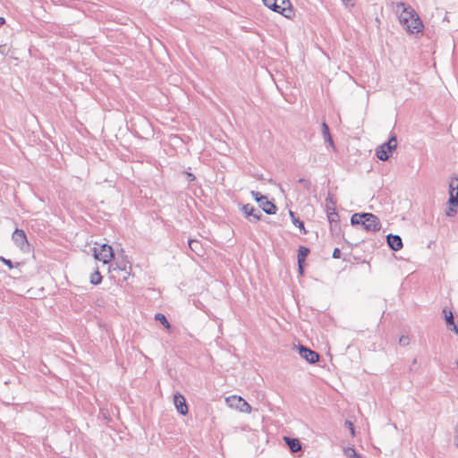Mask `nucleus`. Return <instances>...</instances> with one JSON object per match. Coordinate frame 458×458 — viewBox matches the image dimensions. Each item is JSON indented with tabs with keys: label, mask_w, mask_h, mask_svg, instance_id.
<instances>
[{
	"label": "nucleus",
	"mask_w": 458,
	"mask_h": 458,
	"mask_svg": "<svg viewBox=\"0 0 458 458\" xmlns=\"http://www.w3.org/2000/svg\"><path fill=\"white\" fill-rule=\"evenodd\" d=\"M189 247L192 252H194L197 256L201 257L204 255V248L202 246V243L194 239H190L188 241Z\"/></svg>",
	"instance_id": "obj_16"
},
{
	"label": "nucleus",
	"mask_w": 458,
	"mask_h": 458,
	"mask_svg": "<svg viewBox=\"0 0 458 458\" xmlns=\"http://www.w3.org/2000/svg\"><path fill=\"white\" fill-rule=\"evenodd\" d=\"M284 439L292 453H296L301 449V445L298 438H292L289 437H284Z\"/></svg>",
	"instance_id": "obj_20"
},
{
	"label": "nucleus",
	"mask_w": 458,
	"mask_h": 458,
	"mask_svg": "<svg viewBox=\"0 0 458 458\" xmlns=\"http://www.w3.org/2000/svg\"><path fill=\"white\" fill-rule=\"evenodd\" d=\"M458 210V178H454L449 184L448 208L445 216L454 217Z\"/></svg>",
	"instance_id": "obj_3"
},
{
	"label": "nucleus",
	"mask_w": 458,
	"mask_h": 458,
	"mask_svg": "<svg viewBox=\"0 0 458 458\" xmlns=\"http://www.w3.org/2000/svg\"><path fill=\"white\" fill-rule=\"evenodd\" d=\"M0 259H1V261H2L4 265H6V266H7L10 269H12V268L13 267V262H12L10 259H5V258H4V257H1V258H0Z\"/></svg>",
	"instance_id": "obj_26"
},
{
	"label": "nucleus",
	"mask_w": 458,
	"mask_h": 458,
	"mask_svg": "<svg viewBox=\"0 0 458 458\" xmlns=\"http://www.w3.org/2000/svg\"><path fill=\"white\" fill-rule=\"evenodd\" d=\"M298 182H299V183H302V184H304V186H305L307 189H310V181H308V180H306V179H304V178H300V179L298 180Z\"/></svg>",
	"instance_id": "obj_27"
},
{
	"label": "nucleus",
	"mask_w": 458,
	"mask_h": 458,
	"mask_svg": "<svg viewBox=\"0 0 458 458\" xmlns=\"http://www.w3.org/2000/svg\"><path fill=\"white\" fill-rule=\"evenodd\" d=\"M4 23V19L0 17V27Z\"/></svg>",
	"instance_id": "obj_35"
},
{
	"label": "nucleus",
	"mask_w": 458,
	"mask_h": 458,
	"mask_svg": "<svg viewBox=\"0 0 458 458\" xmlns=\"http://www.w3.org/2000/svg\"><path fill=\"white\" fill-rule=\"evenodd\" d=\"M102 281V276L100 275L98 270H96L90 276V283L94 285L100 284Z\"/></svg>",
	"instance_id": "obj_23"
},
{
	"label": "nucleus",
	"mask_w": 458,
	"mask_h": 458,
	"mask_svg": "<svg viewBox=\"0 0 458 458\" xmlns=\"http://www.w3.org/2000/svg\"><path fill=\"white\" fill-rule=\"evenodd\" d=\"M117 267H118L120 270H124V271H126L127 264H126V263H123V267H122V266L117 265Z\"/></svg>",
	"instance_id": "obj_33"
},
{
	"label": "nucleus",
	"mask_w": 458,
	"mask_h": 458,
	"mask_svg": "<svg viewBox=\"0 0 458 458\" xmlns=\"http://www.w3.org/2000/svg\"><path fill=\"white\" fill-rule=\"evenodd\" d=\"M250 194L258 203H260L262 199H265V196L259 191H251Z\"/></svg>",
	"instance_id": "obj_25"
},
{
	"label": "nucleus",
	"mask_w": 458,
	"mask_h": 458,
	"mask_svg": "<svg viewBox=\"0 0 458 458\" xmlns=\"http://www.w3.org/2000/svg\"><path fill=\"white\" fill-rule=\"evenodd\" d=\"M344 454L348 458H361V456L352 447L346 448L344 450Z\"/></svg>",
	"instance_id": "obj_24"
},
{
	"label": "nucleus",
	"mask_w": 458,
	"mask_h": 458,
	"mask_svg": "<svg viewBox=\"0 0 458 458\" xmlns=\"http://www.w3.org/2000/svg\"><path fill=\"white\" fill-rule=\"evenodd\" d=\"M454 445L458 448V439L454 441Z\"/></svg>",
	"instance_id": "obj_36"
},
{
	"label": "nucleus",
	"mask_w": 458,
	"mask_h": 458,
	"mask_svg": "<svg viewBox=\"0 0 458 458\" xmlns=\"http://www.w3.org/2000/svg\"><path fill=\"white\" fill-rule=\"evenodd\" d=\"M352 225H360L367 232H377L381 229V223L372 213H355L351 217Z\"/></svg>",
	"instance_id": "obj_1"
},
{
	"label": "nucleus",
	"mask_w": 458,
	"mask_h": 458,
	"mask_svg": "<svg viewBox=\"0 0 458 458\" xmlns=\"http://www.w3.org/2000/svg\"><path fill=\"white\" fill-rule=\"evenodd\" d=\"M389 248L393 250H400L403 248V240L399 235L389 233L386 236Z\"/></svg>",
	"instance_id": "obj_12"
},
{
	"label": "nucleus",
	"mask_w": 458,
	"mask_h": 458,
	"mask_svg": "<svg viewBox=\"0 0 458 458\" xmlns=\"http://www.w3.org/2000/svg\"><path fill=\"white\" fill-rule=\"evenodd\" d=\"M174 403L177 411L182 415H186L188 413V406L185 401V398L182 394L176 393L174 395Z\"/></svg>",
	"instance_id": "obj_11"
},
{
	"label": "nucleus",
	"mask_w": 458,
	"mask_h": 458,
	"mask_svg": "<svg viewBox=\"0 0 458 458\" xmlns=\"http://www.w3.org/2000/svg\"><path fill=\"white\" fill-rule=\"evenodd\" d=\"M12 239L15 245L21 250H25L29 247V242L27 240L26 233L23 230L15 229L13 233Z\"/></svg>",
	"instance_id": "obj_8"
},
{
	"label": "nucleus",
	"mask_w": 458,
	"mask_h": 458,
	"mask_svg": "<svg viewBox=\"0 0 458 458\" xmlns=\"http://www.w3.org/2000/svg\"><path fill=\"white\" fill-rule=\"evenodd\" d=\"M298 349L301 357L306 360L309 363L314 364L318 361L319 354L317 352L312 351L304 345H299Z\"/></svg>",
	"instance_id": "obj_9"
},
{
	"label": "nucleus",
	"mask_w": 458,
	"mask_h": 458,
	"mask_svg": "<svg viewBox=\"0 0 458 458\" xmlns=\"http://www.w3.org/2000/svg\"><path fill=\"white\" fill-rule=\"evenodd\" d=\"M322 136L324 139V141L328 143L329 147H331L335 151V145L334 143V140L332 139L329 127L326 122L322 123Z\"/></svg>",
	"instance_id": "obj_17"
},
{
	"label": "nucleus",
	"mask_w": 458,
	"mask_h": 458,
	"mask_svg": "<svg viewBox=\"0 0 458 458\" xmlns=\"http://www.w3.org/2000/svg\"><path fill=\"white\" fill-rule=\"evenodd\" d=\"M396 13H399V20L401 24H406L408 20L415 17L416 12L410 5H406L403 2L396 3Z\"/></svg>",
	"instance_id": "obj_7"
},
{
	"label": "nucleus",
	"mask_w": 458,
	"mask_h": 458,
	"mask_svg": "<svg viewBox=\"0 0 458 458\" xmlns=\"http://www.w3.org/2000/svg\"><path fill=\"white\" fill-rule=\"evenodd\" d=\"M259 207L267 215H274L277 210L276 206L273 202L269 201L267 196H265V199H262L259 203Z\"/></svg>",
	"instance_id": "obj_15"
},
{
	"label": "nucleus",
	"mask_w": 458,
	"mask_h": 458,
	"mask_svg": "<svg viewBox=\"0 0 458 458\" xmlns=\"http://www.w3.org/2000/svg\"><path fill=\"white\" fill-rule=\"evenodd\" d=\"M187 176H188L190 181H194L195 180V176L191 173H187Z\"/></svg>",
	"instance_id": "obj_32"
},
{
	"label": "nucleus",
	"mask_w": 458,
	"mask_h": 458,
	"mask_svg": "<svg viewBox=\"0 0 458 458\" xmlns=\"http://www.w3.org/2000/svg\"><path fill=\"white\" fill-rule=\"evenodd\" d=\"M397 147V140L396 136L393 135L387 142L382 144L379 146L376 150V156L381 161H386L392 152Z\"/></svg>",
	"instance_id": "obj_4"
},
{
	"label": "nucleus",
	"mask_w": 458,
	"mask_h": 458,
	"mask_svg": "<svg viewBox=\"0 0 458 458\" xmlns=\"http://www.w3.org/2000/svg\"><path fill=\"white\" fill-rule=\"evenodd\" d=\"M289 213L290 216L292 217L293 225L300 228L301 232L305 234L307 232L304 227V223L301 221L299 218H297L293 211H290Z\"/></svg>",
	"instance_id": "obj_21"
},
{
	"label": "nucleus",
	"mask_w": 458,
	"mask_h": 458,
	"mask_svg": "<svg viewBox=\"0 0 458 458\" xmlns=\"http://www.w3.org/2000/svg\"><path fill=\"white\" fill-rule=\"evenodd\" d=\"M399 343L403 345H406L409 344V337L408 336H405V335H403L400 337L399 339Z\"/></svg>",
	"instance_id": "obj_29"
},
{
	"label": "nucleus",
	"mask_w": 458,
	"mask_h": 458,
	"mask_svg": "<svg viewBox=\"0 0 458 458\" xmlns=\"http://www.w3.org/2000/svg\"><path fill=\"white\" fill-rule=\"evenodd\" d=\"M402 25L409 33H418L423 29L422 21L417 13L415 17H411V20H408L406 24Z\"/></svg>",
	"instance_id": "obj_10"
},
{
	"label": "nucleus",
	"mask_w": 458,
	"mask_h": 458,
	"mask_svg": "<svg viewBox=\"0 0 458 458\" xmlns=\"http://www.w3.org/2000/svg\"><path fill=\"white\" fill-rule=\"evenodd\" d=\"M344 4L347 7H352L354 5V3L352 0H342Z\"/></svg>",
	"instance_id": "obj_31"
},
{
	"label": "nucleus",
	"mask_w": 458,
	"mask_h": 458,
	"mask_svg": "<svg viewBox=\"0 0 458 458\" xmlns=\"http://www.w3.org/2000/svg\"><path fill=\"white\" fill-rule=\"evenodd\" d=\"M264 4L272 11L278 13L285 18L291 19L294 16V11L290 0H262Z\"/></svg>",
	"instance_id": "obj_2"
},
{
	"label": "nucleus",
	"mask_w": 458,
	"mask_h": 458,
	"mask_svg": "<svg viewBox=\"0 0 458 458\" xmlns=\"http://www.w3.org/2000/svg\"><path fill=\"white\" fill-rule=\"evenodd\" d=\"M309 252H310V250L307 247L300 246L298 249V258L297 259H298L299 271L301 274H302L303 263H304L305 258L307 257Z\"/></svg>",
	"instance_id": "obj_18"
},
{
	"label": "nucleus",
	"mask_w": 458,
	"mask_h": 458,
	"mask_svg": "<svg viewBox=\"0 0 458 458\" xmlns=\"http://www.w3.org/2000/svg\"><path fill=\"white\" fill-rule=\"evenodd\" d=\"M155 320L160 322L166 329L171 328V325L164 314L157 313L155 315Z\"/></svg>",
	"instance_id": "obj_22"
},
{
	"label": "nucleus",
	"mask_w": 458,
	"mask_h": 458,
	"mask_svg": "<svg viewBox=\"0 0 458 458\" xmlns=\"http://www.w3.org/2000/svg\"><path fill=\"white\" fill-rule=\"evenodd\" d=\"M332 257L334 259H340L341 258V250L339 248H335L333 251Z\"/></svg>",
	"instance_id": "obj_28"
},
{
	"label": "nucleus",
	"mask_w": 458,
	"mask_h": 458,
	"mask_svg": "<svg viewBox=\"0 0 458 458\" xmlns=\"http://www.w3.org/2000/svg\"><path fill=\"white\" fill-rule=\"evenodd\" d=\"M226 403L230 407L234 408L241 412H251V406L241 396L232 395L227 397Z\"/></svg>",
	"instance_id": "obj_6"
},
{
	"label": "nucleus",
	"mask_w": 458,
	"mask_h": 458,
	"mask_svg": "<svg viewBox=\"0 0 458 458\" xmlns=\"http://www.w3.org/2000/svg\"><path fill=\"white\" fill-rule=\"evenodd\" d=\"M443 313L445 315L446 326L449 327L450 330L455 332V334L458 335V326L454 324V318L453 312L445 308L443 310Z\"/></svg>",
	"instance_id": "obj_14"
},
{
	"label": "nucleus",
	"mask_w": 458,
	"mask_h": 458,
	"mask_svg": "<svg viewBox=\"0 0 458 458\" xmlns=\"http://www.w3.org/2000/svg\"><path fill=\"white\" fill-rule=\"evenodd\" d=\"M455 434H456V436H455V437H454V441H455V440H458V424H457V425H456V427H455Z\"/></svg>",
	"instance_id": "obj_34"
},
{
	"label": "nucleus",
	"mask_w": 458,
	"mask_h": 458,
	"mask_svg": "<svg viewBox=\"0 0 458 458\" xmlns=\"http://www.w3.org/2000/svg\"><path fill=\"white\" fill-rule=\"evenodd\" d=\"M345 425L348 427V428H350L351 434L353 436L354 435V426H353V424L351 421L346 420L345 421Z\"/></svg>",
	"instance_id": "obj_30"
},
{
	"label": "nucleus",
	"mask_w": 458,
	"mask_h": 458,
	"mask_svg": "<svg viewBox=\"0 0 458 458\" xmlns=\"http://www.w3.org/2000/svg\"><path fill=\"white\" fill-rule=\"evenodd\" d=\"M242 211L246 215V216H251L253 219L250 221L258 222L261 218L260 211L255 209V208L250 204L243 205L242 207Z\"/></svg>",
	"instance_id": "obj_13"
},
{
	"label": "nucleus",
	"mask_w": 458,
	"mask_h": 458,
	"mask_svg": "<svg viewBox=\"0 0 458 458\" xmlns=\"http://www.w3.org/2000/svg\"><path fill=\"white\" fill-rule=\"evenodd\" d=\"M327 200H330V202L333 205V207H329L328 205H327V213L328 221L331 225L334 223L337 224L339 222V216L335 210V208H334L335 203L332 201L331 198H327Z\"/></svg>",
	"instance_id": "obj_19"
},
{
	"label": "nucleus",
	"mask_w": 458,
	"mask_h": 458,
	"mask_svg": "<svg viewBox=\"0 0 458 458\" xmlns=\"http://www.w3.org/2000/svg\"><path fill=\"white\" fill-rule=\"evenodd\" d=\"M455 366L458 367V360H455Z\"/></svg>",
	"instance_id": "obj_37"
},
{
	"label": "nucleus",
	"mask_w": 458,
	"mask_h": 458,
	"mask_svg": "<svg viewBox=\"0 0 458 458\" xmlns=\"http://www.w3.org/2000/svg\"><path fill=\"white\" fill-rule=\"evenodd\" d=\"M94 258L104 264L109 263L114 258L113 248L107 244H103L99 248H94Z\"/></svg>",
	"instance_id": "obj_5"
}]
</instances>
